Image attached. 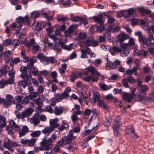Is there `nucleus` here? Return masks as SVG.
<instances>
[{
  "label": "nucleus",
  "instance_id": "obj_5",
  "mask_svg": "<svg viewBox=\"0 0 154 154\" xmlns=\"http://www.w3.org/2000/svg\"><path fill=\"white\" fill-rule=\"evenodd\" d=\"M91 72L92 74L99 75V72H98L93 67L90 66L83 70L82 72L78 73V75L80 78V76H84L85 75H88V72Z\"/></svg>",
  "mask_w": 154,
  "mask_h": 154
},
{
  "label": "nucleus",
  "instance_id": "obj_13",
  "mask_svg": "<svg viewBox=\"0 0 154 154\" xmlns=\"http://www.w3.org/2000/svg\"><path fill=\"white\" fill-rule=\"evenodd\" d=\"M64 110V108L61 106H56L54 107V112L56 116H59L62 114Z\"/></svg>",
  "mask_w": 154,
  "mask_h": 154
},
{
  "label": "nucleus",
  "instance_id": "obj_29",
  "mask_svg": "<svg viewBox=\"0 0 154 154\" xmlns=\"http://www.w3.org/2000/svg\"><path fill=\"white\" fill-rule=\"evenodd\" d=\"M9 125L14 128V130L18 131L19 130L20 127L13 120H10L9 121Z\"/></svg>",
  "mask_w": 154,
  "mask_h": 154
},
{
  "label": "nucleus",
  "instance_id": "obj_41",
  "mask_svg": "<svg viewBox=\"0 0 154 154\" xmlns=\"http://www.w3.org/2000/svg\"><path fill=\"white\" fill-rule=\"evenodd\" d=\"M5 118L2 115H0V127H4L6 125Z\"/></svg>",
  "mask_w": 154,
  "mask_h": 154
},
{
  "label": "nucleus",
  "instance_id": "obj_45",
  "mask_svg": "<svg viewBox=\"0 0 154 154\" xmlns=\"http://www.w3.org/2000/svg\"><path fill=\"white\" fill-rule=\"evenodd\" d=\"M80 131V129L78 127L74 128L69 131V135H73L74 133H78Z\"/></svg>",
  "mask_w": 154,
  "mask_h": 154
},
{
  "label": "nucleus",
  "instance_id": "obj_35",
  "mask_svg": "<svg viewBox=\"0 0 154 154\" xmlns=\"http://www.w3.org/2000/svg\"><path fill=\"white\" fill-rule=\"evenodd\" d=\"M113 85H111L107 86L106 85L103 84H99V86L101 89L104 91H107L110 89L111 88H113Z\"/></svg>",
  "mask_w": 154,
  "mask_h": 154
},
{
  "label": "nucleus",
  "instance_id": "obj_61",
  "mask_svg": "<svg viewBox=\"0 0 154 154\" xmlns=\"http://www.w3.org/2000/svg\"><path fill=\"white\" fill-rule=\"evenodd\" d=\"M80 94H82V97L85 101H87L86 99L88 97L87 94L85 92V91L83 90H81Z\"/></svg>",
  "mask_w": 154,
  "mask_h": 154
},
{
  "label": "nucleus",
  "instance_id": "obj_12",
  "mask_svg": "<svg viewBox=\"0 0 154 154\" xmlns=\"http://www.w3.org/2000/svg\"><path fill=\"white\" fill-rule=\"evenodd\" d=\"M120 63V61L118 60H116L113 62L108 61L106 65L107 67H109L112 69H113L116 68L117 66L119 65Z\"/></svg>",
  "mask_w": 154,
  "mask_h": 154
},
{
  "label": "nucleus",
  "instance_id": "obj_50",
  "mask_svg": "<svg viewBox=\"0 0 154 154\" xmlns=\"http://www.w3.org/2000/svg\"><path fill=\"white\" fill-rule=\"evenodd\" d=\"M37 139L35 138H32L30 140H28V145L30 147L33 146L36 142Z\"/></svg>",
  "mask_w": 154,
  "mask_h": 154
},
{
  "label": "nucleus",
  "instance_id": "obj_58",
  "mask_svg": "<svg viewBox=\"0 0 154 154\" xmlns=\"http://www.w3.org/2000/svg\"><path fill=\"white\" fill-rule=\"evenodd\" d=\"M91 113H93V111L89 109H86L84 112L85 117L86 116H88V117Z\"/></svg>",
  "mask_w": 154,
  "mask_h": 154
},
{
  "label": "nucleus",
  "instance_id": "obj_10",
  "mask_svg": "<svg viewBox=\"0 0 154 154\" xmlns=\"http://www.w3.org/2000/svg\"><path fill=\"white\" fill-rule=\"evenodd\" d=\"M40 145L41 146L43 151L49 150L52 146V144L49 143L45 140V138L43 139L40 142Z\"/></svg>",
  "mask_w": 154,
  "mask_h": 154
},
{
  "label": "nucleus",
  "instance_id": "obj_32",
  "mask_svg": "<svg viewBox=\"0 0 154 154\" xmlns=\"http://www.w3.org/2000/svg\"><path fill=\"white\" fill-rule=\"evenodd\" d=\"M4 146L9 150L11 149V141L8 138H6L5 140V141L4 144Z\"/></svg>",
  "mask_w": 154,
  "mask_h": 154
},
{
  "label": "nucleus",
  "instance_id": "obj_31",
  "mask_svg": "<svg viewBox=\"0 0 154 154\" xmlns=\"http://www.w3.org/2000/svg\"><path fill=\"white\" fill-rule=\"evenodd\" d=\"M60 3L65 7H68L70 6L71 3L70 0H60Z\"/></svg>",
  "mask_w": 154,
  "mask_h": 154
},
{
  "label": "nucleus",
  "instance_id": "obj_44",
  "mask_svg": "<svg viewBox=\"0 0 154 154\" xmlns=\"http://www.w3.org/2000/svg\"><path fill=\"white\" fill-rule=\"evenodd\" d=\"M78 76V73H72L70 76L69 80L70 81L72 82H73L74 80L76 79Z\"/></svg>",
  "mask_w": 154,
  "mask_h": 154
},
{
  "label": "nucleus",
  "instance_id": "obj_53",
  "mask_svg": "<svg viewBox=\"0 0 154 154\" xmlns=\"http://www.w3.org/2000/svg\"><path fill=\"white\" fill-rule=\"evenodd\" d=\"M111 119L110 117H106V120L103 121V125L105 126H108L110 125V123L111 122Z\"/></svg>",
  "mask_w": 154,
  "mask_h": 154
},
{
  "label": "nucleus",
  "instance_id": "obj_15",
  "mask_svg": "<svg viewBox=\"0 0 154 154\" xmlns=\"http://www.w3.org/2000/svg\"><path fill=\"white\" fill-rule=\"evenodd\" d=\"M37 57L41 60L43 63L45 65H48L49 63L48 57H45L42 54H39L37 56Z\"/></svg>",
  "mask_w": 154,
  "mask_h": 154
},
{
  "label": "nucleus",
  "instance_id": "obj_28",
  "mask_svg": "<svg viewBox=\"0 0 154 154\" xmlns=\"http://www.w3.org/2000/svg\"><path fill=\"white\" fill-rule=\"evenodd\" d=\"M9 125L14 128V130L18 131L19 130L20 127L13 120H10L9 121Z\"/></svg>",
  "mask_w": 154,
  "mask_h": 154
},
{
  "label": "nucleus",
  "instance_id": "obj_30",
  "mask_svg": "<svg viewBox=\"0 0 154 154\" xmlns=\"http://www.w3.org/2000/svg\"><path fill=\"white\" fill-rule=\"evenodd\" d=\"M58 120L57 119H51L49 122L51 127L54 128H56L59 126V125L57 123Z\"/></svg>",
  "mask_w": 154,
  "mask_h": 154
},
{
  "label": "nucleus",
  "instance_id": "obj_8",
  "mask_svg": "<svg viewBox=\"0 0 154 154\" xmlns=\"http://www.w3.org/2000/svg\"><path fill=\"white\" fill-rule=\"evenodd\" d=\"M116 125H114L113 126V129L114 134L117 135L119 134V130L120 128V125L119 124H117L119 123L121 120V118L120 116H118L116 117L114 119Z\"/></svg>",
  "mask_w": 154,
  "mask_h": 154
},
{
  "label": "nucleus",
  "instance_id": "obj_51",
  "mask_svg": "<svg viewBox=\"0 0 154 154\" xmlns=\"http://www.w3.org/2000/svg\"><path fill=\"white\" fill-rule=\"evenodd\" d=\"M20 44V42L18 39H13L11 40V45H13L14 48L18 46Z\"/></svg>",
  "mask_w": 154,
  "mask_h": 154
},
{
  "label": "nucleus",
  "instance_id": "obj_43",
  "mask_svg": "<svg viewBox=\"0 0 154 154\" xmlns=\"http://www.w3.org/2000/svg\"><path fill=\"white\" fill-rule=\"evenodd\" d=\"M23 97L22 96H17L14 97L13 100V103H19L22 100Z\"/></svg>",
  "mask_w": 154,
  "mask_h": 154
},
{
  "label": "nucleus",
  "instance_id": "obj_49",
  "mask_svg": "<svg viewBox=\"0 0 154 154\" xmlns=\"http://www.w3.org/2000/svg\"><path fill=\"white\" fill-rule=\"evenodd\" d=\"M35 103L37 105L38 108V109L41 108L43 106V104L39 98H37L35 99Z\"/></svg>",
  "mask_w": 154,
  "mask_h": 154
},
{
  "label": "nucleus",
  "instance_id": "obj_63",
  "mask_svg": "<svg viewBox=\"0 0 154 154\" xmlns=\"http://www.w3.org/2000/svg\"><path fill=\"white\" fill-rule=\"evenodd\" d=\"M11 40L9 39H6L3 42V45L5 46H6L10 45H11Z\"/></svg>",
  "mask_w": 154,
  "mask_h": 154
},
{
  "label": "nucleus",
  "instance_id": "obj_57",
  "mask_svg": "<svg viewBox=\"0 0 154 154\" xmlns=\"http://www.w3.org/2000/svg\"><path fill=\"white\" fill-rule=\"evenodd\" d=\"M71 119L74 123H75L79 119L78 117L75 114L72 115L71 116Z\"/></svg>",
  "mask_w": 154,
  "mask_h": 154
},
{
  "label": "nucleus",
  "instance_id": "obj_27",
  "mask_svg": "<svg viewBox=\"0 0 154 154\" xmlns=\"http://www.w3.org/2000/svg\"><path fill=\"white\" fill-rule=\"evenodd\" d=\"M110 52L112 55H114L115 54L113 52L116 53H121L122 52V49L119 47L114 46L110 49Z\"/></svg>",
  "mask_w": 154,
  "mask_h": 154
},
{
  "label": "nucleus",
  "instance_id": "obj_11",
  "mask_svg": "<svg viewBox=\"0 0 154 154\" xmlns=\"http://www.w3.org/2000/svg\"><path fill=\"white\" fill-rule=\"evenodd\" d=\"M139 90L138 94L136 96L145 95L147 91L149 89V87L146 85H142L139 88Z\"/></svg>",
  "mask_w": 154,
  "mask_h": 154
},
{
  "label": "nucleus",
  "instance_id": "obj_56",
  "mask_svg": "<svg viewBox=\"0 0 154 154\" xmlns=\"http://www.w3.org/2000/svg\"><path fill=\"white\" fill-rule=\"evenodd\" d=\"M42 29V27L41 24L39 23H38L35 27L33 28V30L34 31H36L38 32L40 31Z\"/></svg>",
  "mask_w": 154,
  "mask_h": 154
},
{
  "label": "nucleus",
  "instance_id": "obj_48",
  "mask_svg": "<svg viewBox=\"0 0 154 154\" xmlns=\"http://www.w3.org/2000/svg\"><path fill=\"white\" fill-rule=\"evenodd\" d=\"M125 133L126 134L130 135L131 134H134L135 133L133 128L127 127L126 128Z\"/></svg>",
  "mask_w": 154,
  "mask_h": 154
},
{
  "label": "nucleus",
  "instance_id": "obj_38",
  "mask_svg": "<svg viewBox=\"0 0 154 154\" xmlns=\"http://www.w3.org/2000/svg\"><path fill=\"white\" fill-rule=\"evenodd\" d=\"M61 47L64 50L70 51L72 49V46L71 44L68 45H65L62 42H61Z\"/></svg>",
  "mask_w": 154,
  "mask_h": 154
},
{
  "label": "nucleus",
  "instance_id": "obj_21",
  "mask_svg": "<svg viewBox=\"0 0 154 154\" xmlns=\"http://www.w3.org/2000/svg\"><path fill=\"white\" fill-rule=\"evenodd\" d=\"M18 131H19V135H25L29 131L28 128L26 126H23L21 128H20L19 130Z\"/></svg>",
  "mask_w": 154,
  "mask_h": 154
},
{
  "label": "nucleus",
  "instance_id": "obj_62",
  "mask_svg": "<svg viewBox=\"0 0 154 154\" xmlns=\"http://www.w3.org/2000/svg\"><path fill=\"white\" fill-rule=\"evenodd\" d=\"M124 92H123L122 89L118 88H114L113 90V93L115 94H120L122 95Z\"/></svg>",
  "mask_w": 154,
  "mask_h": 154
},
{
  "label": "nucleus",
  "instance_id": "obj_64",
  "mask_svg": "<svg viewBox=\"0 0 154 154\" xmlns=\"http://www.w3.org/2000/svg\"><path fill=\"white\" fill-rule=\"evenodd\" d=\"M56 138V135H52L49 138L46 140L49 143L51 144L52 143Z\"/></svg>",
  "mask_w": 154,
  "mask_h": 154
},
{
  "label": "nucleus",
  "instance_id": "obj_60",
  "mask_svg": "<svg viewBox=\"0 0 154 154\" xmlns=\"http://www.w3.org/2000/svg\"><path fill=\"white\" fill-rule=\"evenodd\" d=\"M57 20L59 21L64 22L68 21L69 19L66 17L62 16L57 18Z\"/></svg>",
  "mask_w": 154,
  "mask_h": 154
},
{
  "label": "nucleus",
  "instance_id": "obj_2",
  "mask_svg": "<svg viewBox=\"0 0 154 154\" xmlns=\"http://www.w3.org/2000/svg\"><path fill=\"white\" fill-rule=\"evenodd\" d=\"M75 138V137L73 135H65L62 138L61 140L59 141L57 143V146H55L54 148L55 152H57L60 150V148L58 146H61L63 144H67L69 142L73 140Z\"/></svg>",
  "mask_w": 154,
  "mask_h": 154
},
{
  "label": "nucleus",
  "instance_id": "obj_1",
  "mask_svg": "<svg viewBox=\"0 0 154 154\" xmlns=\"http://www.w3.org/2000/svg\"><path fill=\"white\" fill-rule=\"evenodd\" d=\"M20 70L21 72L20 76L23 79V80L19 81L18 83L25 88L29 84H31L30 79L32 77V75L30 72L28 74L26 73L27 69L26 67L24 66L21 67Z\"/></svg>",
  "mask_w": 154,
  "mask_h": 154
},
{
  "label": "nucleus",
  "instance_id": "obj_22",
  "mask_svg": "<svg viewBox=\"0 0 154 154\" xmlns=\"http://www.w3.org/2000/svg\"><path fill=\"white\" fill-rule=\"evenodd\" d=\"M71 91L70 88L69 87L67 88L64 91V92L61 93V94L63 98L67 99L69 97V93Z\"/></svg>",
  "mask_w": 154,
  "mask_h": 154
},
{
  "label": "nucleus",
  "instance_id": "obj_54",
  "mask_svg": "<svg viewBox=\"0 0 154 154\" xmlns=\"http://www.w3.org/2000/svg\"><path fill=\"white\" fill-rule=\"evenodd\" d=\"M61 42H60L56 43L54 47V49L56 50L58 52H60L61 50Z\"/></svg>",
  "mask_w": 154,
  "mask_h": 154
},
{
  "label": "nucleus",
  "instance_id": "obj_39",
  "mask_svg": "<svg viewBox=\"0 0 154 154\" xmlns=\"http://www.w3.org/2000/svg\"><path fill=\"white\" fill-rule=\"evenodd\" d=\"M69 127V125L67 123H64V122L63 121L61 126L58 128V130L59 131V132L60 131H62L68 128Z\"/></svg>",
  "mask_w": 154,
  "mask_h": 154
},
{
  "label": "nucleus",
  "instance_id": "obj_17",
  "mask_svg": "<svg viewBox=\"0 0 154 154\" xmlns=\"http://www.w3.org/2000/svg\"><path fill=\"white\" fill-rule=\"evenodd\" d=\"M146 30L149 34L147 37L148 40L151 41L153 38V34L154 33V26H152L150 27L147 28Z\"/></svg>",
  "mask_w": 154,
  "mask_h": 154
},
{
  "label": "nucleus",
  "instance_id": "obj_26",
  "mask_svg": "<svg viewBox=\"0 0 154 154\" xmlns=\"http://www.w3.org/2000/svg\"><path fill=\"white\" fill-rule=\"evenodd\" d=\"M21 54L22 55L23 58V61L25 63H26L28 62H29L30 59L28 57L25 56V50L23 48L21 49Z\"/></svg>",
  "mask_w": 154,
  "mask_h": 154
},
{
  "label": "nucleus",
  "instance_id": "obj_25",
  "mask_svg": "<svg viewBox=\"0 0 154 154\" xmlns=\"http://www.w3.org/2000/svg\"><path fill=\"white\" fill-rule=\"evenodd\" d=\"M139 12L142 15H144L145 14H150L151 11L148 9H145L144 8L141 7L138 9Z\"/></svg>",
  "mask_w": 154,
  "mask_h": 154
},
{
  "label": "nucleus",
  "instance_id": "obj_47",
  "mask_svg": "<svg viewBox=\"0 0 154 154\" xmlns=\"http://www.w3.org/2000/svg\"><path fill=\"white\" fill-rule=\"evenodd\" d=\"M11 126L9 125H7L5 127V129L8 134H10L12 135L14 133V130Z\"/></svg>",
  "mask_w": 154,
  "mask_h": 154
},
{
  "label": "nucleus",
  "instance_id": "obj_7",
  "mask_svg": "<svg viewBox=\"0 0 154 154\" xmlns=\"http://www.w3.org/2000/svg\"><path fill=\"white\" fill-rule=\"evenodd\" d=\"M16 21L17 23L19 24V26L20 25L22 26L21 23H26L29 25L31 24V20L30 18H29L27 16H25L24 17H19L17 19Z\"/></svg>",
  "mask_w": 154,
  "mask_h": 154
},
{
  "label": "nucleus",
  "instance_id": "obj_20",
  "mask_svg": "<svg viewBox=\"0 0 154 154\" xmlns=\"http://www.w3.org/2000/svg\"><path fill=\"white\" fill-rule=\"evenodd\" d=\"M18 29L17 30V32L16 33V37H18L21 41H23L25 40L26 38V35L24 34L20 33L19 31L21 29V26H18Z\"/></svg>",
  "mask_w": 154,
  "mask_h": 154
},
{
  "label": "nucleus",
  "instance_id": "obj_36",
  "mask_svg": "<svg viewBox=\"0 0 154 154\" xmlns=\"http://www.w3.org/2000/svg\"><path fill=\"white\" fill-rule=\"evenodd\" d=\"M96 129V127H94L91 130L89 129L85 130L83 131L82 135H88L89 134H90V135H91L92 134H94Z\"/></svg>",
  "mask_w": 154,
  "mask_h": 154
},
{
  "label": "nucleus",
  "instance_id": "obj_59",
  "mask_svg": "<svg viewBox=\"0 0 154 154\" xmlns=\"http://www.w3.org/2000/svg\"><path fill=\"white\" fill-rule=\"evenodd\" d=\"M20 61V60L19 58L16 57L14 58V60L12 58V60L10 62L11 65H13L14 63L17 64L19 63Z\"/></svg>",
  "mask_w": 154,
  "mask_h": 154
},
{
  "label": "nucleus",
  "instance_id": "obj_19",
  "mask_svg": "<svg viewBox=\"0 0 154 154\" xmlns=\"http://www.w3.org/2000/svg\"><path fill=\"white\" fill-rule=\"evenodd\" d=\"M103 17L102 16L100 15L94 16L92 17V18L95 22L101 25L104 23V21L102 19Z\"/></svg>",
  "mask_w": 154,
  "mask_h": 154
},
{
  "label": "nucleus",
  "instance_id": "obj_33",
  "mask_svg": "<svg viewBox=\"0 0 154 154\" xmlns=\"http://www.w3.org/2000/svg\"><path fill=\"white\" fill-rule=\"evenodd\" d=\"M9 67L7 65H5L1 70V74L3 76H5L7 72L9 71Z\"/></svg>",
  "mask_w": 154,
  "mask_h": 154
},
{
  "label": "nucleus",
  "instance_id": "obj_24",
  "mask_svg": "<svg viewBox=\"0 0 154 154\" xmlns=\"http://www.w3.org/2000/svg\"><path fill=\"white\" fill-rule=\"evenodd\" d=\"M28 120L29 121L31 124H33L35 125H37L40 122L39 118L35 116H33L31 118L29 119Z\"/></svg>",
  "mask_w": 154,
  "mask_h": 154
},
{
  "label": "nucleus",
  "instance_id": "obj_6",
  "mask_svg": "<svg viewBox=\"0 0 154 154\" xmlns=\"http://www.w3.org/2000/svg\"><path fill=\"white\" fill-rule=\"evenodd\" d=\"M149 94L148 97H145V95L143 96H136V99L137 101H140L142 103L144 104H147L150 101L152 100V98Z\"/></svg>",
  "mask_w": 154,
  "mask_h": 154
},
{
  "label": "nucleus",
  "instance_id": "obj_55",
  "mask_svg": "<svg viewBox=\"0 0 154 154\" xmlns=\"http://www.w3.org/2000/svg\"><path fill=\"white\" fill-rule=\"evenodd\" d=\"M45 110L50 113H53L54 112V110L51 107L50 105L46 106L45 107Z\"/></svg>",
  "mask_w": 154,
  "mask_h": 154
},
{
  "label": "nucleus",
  "instance_id": "obj_16",
  "mask_svg": "<svg viewBox=\"0 0 154 154\" xmlns=\"http://www.w3.org/2000/svg\"><path fill=\"white\" fill-rule=\"evenodd\" d=\"M122 96V98L128 102H130L134 98L132 94L125 92H124Z\"/></svg>",
  "mask_w": 154,
  "mask_h": 154
},
{
  "label": "nucleus",
  "instance_id": "obj_3",
  "mask_svg": "<svg viewBox=\"0 0 154 154\" xmlns=\"http://www.w3.org/2000/svg\"><path fill=\"white\" fill-rule=\"evenodd\" d=\"M36 58L35 57H33L30 58L29 62L27 63V69L29 70H31L30 72L31 74H33L35 76L38 75V70L36 68L34 67V64L36 62Z\"/></svg>",
  "mask_w": 154,
  "mask_h": 154
},
{
  "label": "nucleus",
  "instance_id": "obj_37",
  "mask_svg": "<svg viewBox=\"0 0 154 154\" xmlns=\"http://www.w3.org/2000/svg\"><path fill=\"white\" fill-rule=\"evenodd\" d=\"M129 37V36L127 34L124 33L121 34L119 35V41L120 42H122L124 40L127 39Z\"/></svg>",
  "mask_w": 154,
  "mask_h": 154
},
{
  "label": "nucleus",
  "instance_id": "obj_9",
  "mask_svg": "<svg viewBox=\"0 0 154 154\" xmlns=\"http://www.w3.org/2000/svg\"><path fill=\"white\" fill-rule=\"evenodd\" d=\"M135 35L138 37L140 42H141L143 45H144L146 47L148 46L147 40L143 36L141 32L140 31L136 32Z\"/></svg>",
  "mask_w": 154,
  "mask_h": 154
},
{
  "label": "nucleus",
  "instance_id": "obj_42",
  "mask_svg": "<svg viewBox=\"0 0 154 154\" xmlns=\"http://www.w3.org/2000/svg\"><path fill=\"white\" fill-rule=\"evenodd\" d=\"M98 105L103 109L105 110L108 109V107L105 104L103 101L102 100L98 101Z\"/></svg>",
  "mask_w": 154,
  "mask_h": 154
},
{
  "label": "nucleus",
  "instance_id": "obj_40",
  "mask_svg": "<svg viewBox=\"0 0 154 154\" xmlns=\"http://www.w3.org/2000/svg\"><path fill=\"white\" fill-rule=\"evenodd\" d=\"M54 130V128L51 127H47L44 128L42 130L43 134H49Z\"/></svg>",
  "mask_w": 154,
  "mask_h": 154
},
{
  "label": "nucleus",
  "instance_id": "obj_23",
  "mask_svg": "<svg viewBox=\"0 0 154 154\" xmlns=\"http://www.w3.org/2000/svg\"><path fill=\"white\" fill-rule=\"evenodd\" d=\"M40 16L39 13L37 11H35L32 12L31 13V18H30L33 20V23L32 24L31 23L32 26H33L35 22V19L38 18Z\"/></svg>",
  "mask_w": 154,
  "mask_h": 154
},
{
  "label": "nucleus",
  "instance_id": "obj_4",
  "mask_svg": "<svg viewBox=\"0 0 154 154\" xmlns=\"http://www.w3.org/2000/svg\"><path fill=\"white\" fill-rule=\"evenodd\" d=\"M33 111V110L31 108L28 107L21 112H18L17 110H15V112L17 118L23 119L30 116Z\"/></svg>",
  "mask_w": 154,
  "mask_h": 154
},
{
  "label": "nucleus",
  "instance_id": "obj_34",
  "mask_svg": "<svg viewBox=\"0 0 154 154\" xmlns=\"http://www.w3.org/2000/svg\"><path fill=\"white\" fill-rule=\"evenodd\" d=\"M137 68L134 67L132 69H128L126 72V74L127 75H131L132 74L134 73V75H137Z\"/></svg>",
  "mask_w": 154,
  "mask_h": 154
},
{
  "label": "nucleus",
  "instance_id": "obj_18",
  "mask_svg": "<svg viewBox=\"0 0 154 154\" xmlns=\"http://www.w3.org/2000/svg\"><path fill=\"white\" fill-rule=\"evenodd\" d=\"M94 137V136L88 135L87 137H84L83 142L81 144V146L82 148L83 149L86 147L88 145V143L87 141L90 140Z\"/></svg>",
  "mask_w": 154,
  "mask_h": 154
},
{
  "label": "nucleus",
  "instance_id": "obj_14",
  "mask_svg": "<svg viewBox=\"0 0 154 154\" xmlns=\"http://www.w3.org/2000/svg\"><path fill=\"white\" fill-rule=\"evenodd\" d=\"M90 100L91 102L95 103L99 100L100 96L99 94L97 92H93L92 97H91V94L89 95Z\"/></svg>",
  "mask_w": 154,
  "mask_h": 154
},
{
  "label": "nucleus",
  "instance_id": "obj_52",
  "mask_svg": "<svg viewBox=\"0 0 154 154\" xmlns=\"http://www.w3.org/2000/svg\"><path fill=\"white\" fill-rule=\"evenodd\" d=\"M61 66V67L59 69V71L61 73H64L66 69L67 65L66 64H62Z\"/></svg>",
  "mask_w": 154,
  "mask_h": 154
},
{
  "label": "nucleus",
  "instance_id": "obj_46",
  "mask_svg": "<svg viewBox=\"0 0 154 154\" xmlns=\"http://www.w3.org/2000/svg\"><path fill=\"white\" fill-rule=\"evenodd\" d=\"M2 103H3V106L7 108L8 106L11 105V103L6 99L2 98Z\"/></svg>",
  "mask_w": 154,
  "mask_h": 154
}]
</instances>
